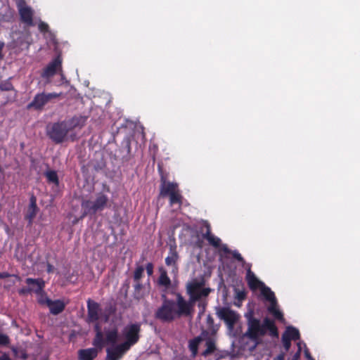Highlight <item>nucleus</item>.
<instances>
[{
    "mask_svg": "<svg viewBox=\"0 0 360 360\" xmlns=\"http://www.w3.org/2000/svg\"><path fill=\"white\" fill-rule=\"evenodd\" d=\"M211 290L210 288H204L203 282L188 283L186 285L188 300H186L179 292L175 293L176 301L163 295L162 304L156 310L155 317L162 322L169 323L181 316H189L193 312L195 303L202 297H207Z\"/></svg>",
    "mask_w": 360,
    "mask_h": 360,
    "instance_id": "obj_1",
    "label": "nucleus"
},
{
    "mask_svg": "<svg viewBox=\"0 0 360 360\" xmlns=\"http://www.w3.org/2000/svg\"><path fill=\"white\" fill-rule=\"evenodd\" d=\"M247 320V330L241 336V340L248 339L253 345L250 347L251 352L262 342V338L269 333L272 338L278 337V328L274 320L266 317L261 322L260 319L254 316V311H250L245 315Z\"/></svg>",
    "mask_w": 360,
    "mask_h": 360,
    "instance_id": "obj_2",
    "label": "nucleus"
},
{
    "mask_svg": "<svg viewBox=\"0 0 360 360\" xmlns=\"http://www.w3.org/2000/svg\"><path fill=\"white\" fill-rule=\"evenodd\" d=\"M94 330L96 335L92 342L94 347L79 349L78 360H94L98 355V349H102L108 345H114L119 339V330L116 326L105 328L102 332L100 326L96 323Z\"/></svg>",
    "mask_w": 360,
    "mask_h": 360,
    "instance_id": "obj_3",
    "label": "nucleus"
},
{
    "mask_svg": "<svg viewBox=\"0 0 360 360\" xmlns=\"http://www.w3.org/2000/svg\"><path fill=\"white\" fill-rule=\"evenodd\" d=\"M108 206V196L103 192H98L96 194L93 200H83L82 201L81 207L83 210L82 217L96 214L97 212H102Z\"/></svg>",
    "mask_w": 360,
    "mask_h": 360,
    "instance_id": "obj_4",
    "label": "nucleus"
},
{
    "mask_svg": "<svg viewBox=\"0 0 360 360\" xmlns=\"http://www.w3.org/2000/svg\"><path fill=\"white\" fill-rule=\"evenodd\" d=\"M69 131L65 121L49 124L46 127V135L56 144L63 143Z\"/></svg>",
    "mask_w": 360,
    "mask_h": 360,
    "instance_id": "obj_5",
    "label": "nucleus"
},
{
    "mask_svg": "<svg viewBox=\"0 0 360 360\" xmlns=\"http://www.w3.org/2000/svg\"><path fill=\"white\" fill-rule=\"evenodd\" d=\"M141 323L136 322L127 324L122 330V335L124 339L123 342H121L129 349L132 346L136 345L141 338Z\"/></svg>",
    "mask_w": 360,
    "mask_h": 360,
    "instance_id": "obj_6",
    "label": "nucleus"
},
{
    "mask_svg": "<svg viewBox=\"0 0 360 360\" xmlns=\"http://www.w3.org/2000/svg\"><path fill=\"white\" fill-rule=\"evenodd\" d=\"M60 95L61 93L55 92L37 94L33 100L27 105V109L33 108L36 110H41L52 99L58 98Z\"/></svg>",
    "mask_w": 360,
    "mask_h": 360,
    "instance_id": "obj_7",
    "label": "nucleus"
},
{
    "mask_svg": "<svg viewBox=\"0 0 360 360\" xmlns=\"http://www.w3.org/2000/svg\"><path fill=\"white\" fill-rule=\"evenodd\" d=\"M27 287H22L18 290L19 295H27L31 293H39L45 288V281L42 278H27L25 279Z\"/></svg>",
    "mask_w": 360,
    "mask_h": 360,
    "instance_id": "obj_8",
    "label": "nucleus"
},
{
    "mask_svg": "<svg viewBox=\"0 0 360 360\" xmlns=\"http://www.w3.org/2000/svg\"><path fill=\"white\" fill-rule=\"evenodd\" d=\"M217 316L224 321L229 330L233 329L240 319V314L229 307H220L217 311Z\"/></svg>",
    "mask_w": 360,
    "mask_h": 360,
    "instance_id": "obj_9",
    "label": "nucleus"
},
{
    "mask_svg": "<svg viewBox=\"0 0 360 360\" xmlns=\"http://www.w3.org/2000/svg\"><path fill=\"white\" fill-rule=\"evenodd\" d=\"M158 167L160 176V196L165 198L179 189L178 184L167 181V174L163 172L160 164H158Z\"/></svg>",
    "mask_w": 360,
    "mask_h": 360,
    "instance_id": "obj_10",
    "label": "nucleus"
},
{
    "mask_svg": "<svg viewBox=\"0 0 360 360\" xmlns=\"http://www.w3.org/2000/svg\"><path fill=\"white\" fill-rule=\"evenodd\" d=\"M17 7L21 22L27 27L34 26V12L31 7L27 6L25 0H18L17 2Z\"/></svg>",
    "mask_w": 360,
    "mask_h": 360,
    "instance_id": "obj_11",
    "label": "nucleus"
},
{
    "mask_svg": "<svg viewBox=\"0 0 360 360\" xmlns=\"http://www.w3.org/2000/svg\"><path fill=\"white\" fill-rule=\"evenodd\" d=\"M86 307H87V321L89 323H95L97 322L101 316V308L100 304L92 300L91 299H88L86 302Z\"/></svg>",
    "mask_w": 360,
    "mask_h": 360,
    "instance_id": "obj_12",
    "label": "nucleus"
},
{
    "mask_svg": "<svg viewBox=\"0 0 360 360\" xmlns=\"http://www.w3.org/2000/svg\"><path fill=\"white\" fill-rule=\"evenodd\" d=\"M62 60L60 56L56 57L48 65L44 68L41 73V77L49 79L54 76L58 70L61 69Z\"/></svg>",
    "mask_w": 360,
    "mask_h": 360,
    "instance_id": "obj_13",
    "label": "nucleus"
},
{
    "mask_svg": "<svg viewBox=\"0 0 360 360\" xmlns=\"http://www.w3.org/2000/svg\"><path fill=\"white\" fill-rule=\"evenodd\" d=\"M129 349L122 343L115 345L113 347L106 349L105 360H120Z\"/></svg>",
    "mask_w": 360,
    "mask_h": 360,
    "instance_id": "obj_14",
    "label": "nucleus"
},
{
    "mask_svg": "<svg viewBox=\"0 0 360 360\" xmlns=\"http://www.w3.org/2000/svg\"><path fill=\"white\" fill-rule=\"evenodd\" d=\"M87 120L88 117L86 115H77L65 121L67 123L69 131H71L75 129H80L84 127Z\"/></svg>",
    "mask_w": 360,
    "mask_h": 360,
    "instance_id": "obj_15",
    "label": "nucleus"
},
{
    "mask_svg": "<svg viewBox=\"0 0 360 360\" xmlns=\"http://www.w3.org/2000/svg\"><path fill=\"white\" fill-rule=\"evenodd\" d=\"M245 279L249 288L252 290H255L259 288H260V287L264 284V283L260 281L256 277L255 274L251 271L250 266H249L248 269H247Z\"/></svg>",
    "mask_w": 360,
    "mask_h": 360,
    "instance_id": "obj_16",
    "label": "nucleus"
},
{
    "mask_svg": "<svg viewBox=\"0 0 360 360\" xmlns=\"http://www.w3.org/2000/svg\"><path fill=\"white\" fill-rule=\"evenodd\" d=\"M206 231L202 234L203 238L207 240L210 245L217 248L220 247L221 239L214 236L211 232L210 225L206 222L205 224Z\"/></svg>",
    "mask_w": 360,
    "mask_h": 360,
    "instance_id": "obj_17",
    "label": "nucleus"
},
{
    "mask_svg": "<svg viewBox=\"0 0 360 360\" xmlns=\"http://www.w3.org/2000/svg\"><path fill=\"white\" fill-rule=\"evenodd\" d=\"M47 301L49 302L48 307L49 308L50 313L53 315L60 314L65 308V304L61 300H51Z\"/></svg>",
    "mask_w": 360,
    "mask_h": 360,
    "instance_id": "obj_18",
    "label": "nucleus"
},
{
    "mask_svg": "<svg viewBox=\"0 0 360 360\" xmlns=\"http://www.w3.org/2000/svg\"><path fill=\"white\" fill-rule=\"evenodd\" d=\"M38 212V207L37 205V200L34 196H32L30 198V205L27 209V212L25 216V219L29 221V223L31 224L34 218L36 217L37 213Z\"/></svg>",
    "mask_w": 360,
    "mask_h": 360,
    "instance_id": "obj_19",
    "label": "nucleus"
},
{
    "mask_svg": "<svg viewBox=\"0 0 360 360\" xmlns=\"http://www.w3.org/2000/svg\"><path fill=\"white\" fill-rule=\"evenodd\" d=\"M179 259L178 252L176 245H171L169 248V255L165 258V264L167 266H176V263Z\"/></svg>",
    "mask_w": 360,
    "mask_h": 360,
    "instance_id": "obj_20",
    "label": "nucleus"
},
{
    "mask_svg": "<svg viewBox=\"0 0 360 360\" xmlns=\"http://www.w3.org/2000/svg\"><path fill=\"white\" fill-rule=\"evenodd\" d=\"M160 276L158 280V283L160 286L168 288L171 285V280L167 276V272L164 267L159 268Z\"/></svg>",
    "mask_w": 360,
    "mask_h": 360,
    "instance_id": "obj_21",
    "label": "nucleus"
},
{
    "mask_svg": "<svg viewBox=\"0 0 360 360\" xmlns=\"http://www.w3.org/2000/svg\"><path fill=\"white\" fill-rule=\"evenodd\" d=\"M269 303L270 304L267 309L268 311L271 314L275 319L282 321L283 319V314L278 308L277 300Z\"/></svg>",
    "mask_w": 360,
    "mask_h": 360,
    "instance_id": "obj_22",
    "label": "nucleus"
},
{
    "mask_svg": "<svg viewBox=\"0 0 360 360\" xmlns=\"http://www.w3.org/2000/svg\"><path fill=\"white\" fill-rule=\"evenodd\" d=\"M220 250L225 254H231L235 259L238 262L244 264L245 261L242 255L237 250H230L226 245H222L220 248Z\"/></svg>",
    "mask_w": 360,
    "mask_h": 360,
    "instance_id": "obj_23",
    "label": "nucleus"
},
{
    "mask_svg": "<svg viewBox=\"0 0 360 360\" xmlns=\"http://www.w3.org/2000/svg\"><path fill=\"white\" fill-rule=\"evenodd\" d=\"M282 336L287 337L291 340H298L300 338L299 330L293 326L287 327Z\"/></svg>",
    "mask_w": 360,
    "mask_h": 360,
    "instance_id": "obj_24",
    "label": "nucleus"
},
{
    "mask_svg": "<svg viewBox=\"0 0 360 360\" xmlns=\"http://www.w3.org/2000/svg\"><path fill=\"white\" fill-rule=\"evenodd\" d=\"M261 294L264 297L266 301L271 302L276 300L274 292L271 290L270 288L264 284L260 287Z\"/></svg>",
    "mask_w": 360,
    "mask_h": 360,
    "instance_id": "obj_25",
    "label": "nucleus"
},
{
    "mask_svg": "<svg viewBox=\"0 0 360 360\" xmlns=\"http://www.w3.org/2000/svg\"><path fill=\"white\" fill-rule=\"evenodd\" d=\"M48 183L53 184L56 186L59 185V179L57 172L55 170H47L44 172Z\"/></svg>",
    "mask_w": 360,
    "mask_h": 360,
    "instance_id": "obj_26",
    "label": "nucleus"
},
{
    "mask_svg": "<svg viewBox=\"0 0 360 360\" xmlns=\"http://www.w3.org/2000/svg\"><path fill=\"white\" fill-rule=\"evenodd\" d=\"M201 341L202 338L199 336L189 341L188 347L193 356H195L197 355L198 351V346Z\"/></svg>",
    "mask_w": 360,
    "mask_h": 360,
    "instance_id": "obj_27",
    "label": "nucleus"
},
{
    "mask_svg": "<svg viewBox=\"0 0 360 360\" xmlns=\"http://www.w3.org/2000/svg\"><path fill=\"white\" fill-rule=\"evenodd\" d=\"M134 297L137 300H139L144 297L145 294L143 292V289L144 288L143 285L141 283V280L134 281Z\"/></svg>",
    "mask_w": 360,
    "mask_h": 360,
    "instance_id": "obj_28",
    "label": "nucleus"
},
{
    "mask_svg": "<svg viewBox=\"0 0 360 360\" xmlns=\"http://www.w3.org/2000/svg\"><path fill=\"white\" fill-rule=\"evenodd\" d=\"M167 197L169 198V204L171 205H173L174 204H179V205H181L182 204L183 197L181 195L179 189L169 195Z\"/></svg>",
    "mask_w": 360,
    "mask_h": 360,
    "instance_id": "obj_29",
    "label": "nucleus"
},
{
    "mask_svg": "<svg viewBox=\"0 0 360 360\" xmlns=\"http://www.w3.org/2000/svg\"><path fill=\"white\" fill-rule=\"evenodd\" d=\"M205 345L206 349L202 353V355L204 356H207L212 354L217 349L214 342L210 339L206 341Z\"/></svg>",
    "mask_w": 360,
    "mask_h": 360,
    "instance_id": "obj_30",
    "label": "nucleus"
},
{
    "mask_svg": "<svg viewBox=\"0 0 360 360\" xmlns=\"http://www.w3.org/2000/svg\"><path fill=\"white\" fill-rule=\"evenodd\" d=\"M37 295V302L41 305H46L48 307L49 302L47 300H51L50 298L47 297L44 289H42V291L39 293L36 294Z\"/></svg>",
    "mask_w": 360,
    "mask_h": 360,
    "instance_id": "obj_31",
    "label": "nucleus"
},
{
    "mask_svg": "<svg viewBox=\"0 0 360 360\" xmlns=\"http://www.w3.org/2000/svg\"><path fill=\"white\" fill-rule=\"evenodd\" d=\"M116 311L115 306L110 304L105 309L104 314H103V320L105 322L109 321L110 316L112 315Z\"/></svg>",
    "mask_w": 360,
    "mask_h": 360,
    "instance_id": "obj_32",
    "label": "nucleus"
},
{
    "mask_svg": "<svg viewBox=\"0 0 360 360\" xmlns=\"http://www.w3.org/2000/svg\"><path fill=\"white\" fill-rule=\"evenodd\" d=\"M144 267L143 266H137L134 270L133 279L134 281H140L143 276Z\"/></svg>",
    "mask_w": 360,
    "mask_h": 360,
    "instance_id": "obj_33",
    "label": "nucleus"
},
{
    "mask_svg": "<svg viewBox=\"0 0 360 360\" xmlns=\"http://www.w3.org/2000/svg\"><path fill=\"white\" fill-rule=\"evenodd\" d=\"M13 86L9 79L2 81L0 83V90L3 91H9L13 90Z\"/></svg>",
    "mask_w": 360,
    "mask_h": 360,
    "instance_id": "obj_34",
    "label": "nucleus"
},
{
    "mask_svg": "<svg viewBox=\"0 0 360 360\" xmlns=\"http://www.w3.org/2000/svg\"><path fill=\"white\" fill-rule=\"evenodd\" d=\"M10 344V338L6 335L0 333V346H8Z\"/></svg>",
    "mask_w": 360,
    "mask_h": 360,
    "instance_id": "obj_35",
    "label": "nucleus"
},
{
    "mask_svg": "<svg viewBox=\"0 0 360 360\" xmlns=\"http://www.w3.org/2000/svg\"><path fill=\"white\" fill-rule=\"evenodd\" d=\"M281 339H282L283 348L285 350V352H288L291 347V341L292 340H290L288 338L283 337V336H282Z\"/></svg>",
    "mask_w": 360,
    "mask_h": 360,
    "instance_id": "obj_36",
    "label": "nucleus"
},
{
    "mask_svg": "<svg viewBox=\"0 0 360 360\" xmlns=\"http://www.w3.org/2000/svg\"><path fill=\"white\" fill-rule=\"evenodd\" d=\"M246 297V293L243 290H238L236 291V298L239 301H243Z\"/></svg>",
    "mask_w": 360,
    "mask_h": 360,
    "instance_id": "obj_37",
    "label": "nucleus"
},
{
    "mask_svg": "<svg viewBox=\"0 0 360 360\" xmlns=\"http://www.w3.org/2000/svg\"><path fill=\"white\" fill-rule=\"evenodd\" d=\"M153 268H154V265L153 263L151 262H149L146 264V272H147V274L150 276L153 275Z\"/></svg>",
    "mask_w": 360,
    "mask_h": 360,
    "instance_id": "obj_38",
    "label": "nucleus"
},
{
    "mask_svg": "<svg viewBox=\"0 0 360 360\" xmlns=\"http://www.w3.org/2000/svg\"><path fill=\"white\" fill-rule=\"evenodd\" d=\"M39 30L41 32H46L49 31V25L48 24H46V22H41L39 24Z\"/></svg>",
    "mask_w": 360,
    "mask_h": 360,
    "instance_id": "obj_39",
    "label": "nucleus"
},
{
    "mask_svg": "<svg viewBox=\"0 0 360 360\" xmlns=\"http://www.w3.org/2000/svg\"><path fill=\"white\" fill-rule=\"evenodd\" d=\"M13 18V11L8 9V14L4 15V20L10 22Z\"/></svg>",
    "mask_w": 360,
    "mask_h": 360,
    "instance_id": "obj_40",
    "label": "nucleus"
},
{
    "mask_svg": "<svg viewBox=\"0 0 360 360\" xmlns=\"http://www.w3.org/2000/svg\"><path fill=\"white\" fill-rule=\"evenodd\" d=\"M300 356H301V347L300 346V344H298V349L294 354L291 360H300Z\"/></svg>",
    "mask_w": 360,
    "mask_h": 360,
    "instance_id": "obj_41",
    "label": "nucleus"
},
{
    "mask_svg": "<svg viewBox=\"0 0 360 360\" xmlns=\"http://www.w3.org/2000/svg\"><path fill=\"white\" fill-rule=\"evenodd\" d=\"M203 297H202L198 301V306L200 309H201V312L203 313L205 309V307H206V303H205L204 302H202L201 301V299Z\"/></svg>",
    "mask_w": 360,
    "mask_h": 360,
    "instance_id": "obj_42",
    "label": "nucleus"
},
{
    "mask_svg": "<svg viewBox=\"0 0 360 360\" xmlns=\"http://www.w3.org/2000/svg\"><path fill=\"white\" fill-rule=\"evenodd\" d=\"M207 325L211 327L214 324V319L211 315H208L207 317Z\"/></svg>",
    "mask_w": 360,
    "mask_h": 360,
    "instance_id": "obj_43",
    "label": "nucleus"
},
{
    "mask_svg": "<svg viewBox=\"0 0 360 360\" xmlns=\"http://www.w3.org/2000/svg\"><path fill=\"white\" fill-rule=\"evenodd\" d=\"M304 355L307 360H314V359L311 356L307 349L304 350Z\"/></svg>",
    "mask_w": 360,
    "mask_h": 360,
    "instance_id": "obj_44",
    "label": "nucleus"
},
{
    "mask_svg": "<svg viewBox=\"0 0 360 360\" xmlns=\"http://www.w3.org/2000/svg\"><path fill=\"white\" fill-rule=\"evenodd\" d=\"M12 275H11L8 272H0V279L6 278H8V277H10Z\"/></svg>",
    "mask_w": 360,
    "mask_h": 360,
    "instance_id": "obj_45",
    "label": "nucleus"
},
{
    "mask_svg": "<svg viewBox=\"0 0 360 360\" xmlns=\"http://www.w3.org/2000/svg\"><path fill=\"white\" fill-rule=\"evenodd\" d=\"M285 354L284 352L280 353L274 360H285Z\"/></svg>",
    "mask_w": 360,
    "mask_h": 360,
    "instance_id": "obj_46",
    "label": "nucleus"
},
{
    "mask_svg": "<svg viewBox=\"0 0 360 360\" xmlns=\"http://www.w3.org/2000/svg\"><path fill=\"white\" fill-rule=\"evenodd\" d=\"M4 47V43L3 41H0V59H1L3 58V55H2L1 52H2Z\"/></svg>",
    "mask_w": 360,
    "mask_h": 360,
    "instance_id": "obj_47",
    "label": "nucleus"
},
{
    "mask_svg": "<svg viewBox=\"0 0 360 360\" xmlns=\"http://www.w3.org/2000/svg\"><path fill=\"white\" fill-rule=\"evenodd\" d=\"M53 269V266L51 264H48V265H47V272L48 273L52 272Z\"/></svg>",
    "mask_w": 360,
    "mask_h": 360,
    "instance_id": "obj_48",
    "label": "nucleus"
},
{
    "mask_svg": "<svg viewBox=\"0 0 360 360\" xmlns=\"http://www.w3.org/2000/svg\"><path fill=\"white\" fill-rule=\"evenodd\" d=\"M13 276H15V277H16L18 280H20V278L18 276H17V275H13Z\"/></svg>",
    "mask_w": 360,
    "mask_h": 360,
    "instance_id": "obj_49",
    "label": "nucleus"
}]
</instances>
